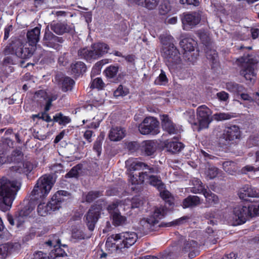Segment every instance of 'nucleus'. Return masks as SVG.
<instances>
[{
	"label": "nucleus",
	"instance_id": "nucleus-22",
	"mask_svg": "<svg viewBox=\"0 0 259 259\" xmlns=\"http://www.w3.org/2000/svg\"><path fill=\"white\" fill-rule=\"evenodd\" d=\"M41 26L38 25L35 28L28 30L26 37L27 44L36 48V45L39 40Z\"/></svg>",
	"mask_w": 259,
	"mask_h": 259
},
{
	"label": "nucleus",
	"instance_id": "nucleus-11",
	"mask_svg": "<svg viewBox=\"0 0 259 259\" xmlns=\"http://www.w3.org/2000/svg\"><path fill=\"white\" fill-rule=\"evenodd\" d=\"M139 131L142 135L157 134L159 132V122L153 117H146L139 125Z\"/></svg>",
	"mask_w": 259,
	"mask_h": 259
},
{
	"label": "nucleus",
	"instance_id": "nucleus-40",
	"mask_svg": "<svg viewBox=\"0 0 259 259\" xmlns=\"http://www.w3.org/2000/svg\"><path fill=\"white\" fill-rule=\"evenodd\" d=\"M6 55H10L6 56L3 60V66H8L11 65L16 64L18 61V57L15 55V54H12L11 53L6 54L5 51Z\"/></svg>",
	"mask_w": 259,
	"mask_h": 259
},
{
	"label": "nucleus",
	"instance_id": "nucleus-32",
	"mask_svg": "<svg viewBox=\"0 0 259 259\" xmlns=\"http://www.w3.org/2000/svg\"><path fill=\"white\" fill-rule=\"evenodd\" d=\"M226 89L231 93L239 95L243 92L244 88L243 85L234 82H229L226 84Z\"/></svg>",
	"mask_w": 259,
	"mask_h": 259
},
{
	"label": "nucleus",
	"instance_id": "nucleus-45",
	"mask_svg": "<svg viewBox=\"0 0 259 259\" xmlns=\"http://www.w3.org/2000/svg\"><path fill=\"white\" fill-rule=\"evenodd\" d=\"M240 94L241 99L244 101H247L249 103H253L254 102L257 104V102H259V94L258 93H256L255 94H253L252 97L250 96L247 94L242 93V92Z\"/></svg>",
	"mask_w": 259,
	"mask_h": 259
},
{
	"label": "nucleus",
	"instance_id": "nucleus-2",
	"mask_svg": "<svg viewBox=\"0 0 259 259\" xmlns=\"http://www.w3.org/2000/svg\"><path fill=\"white\" fill-rule=\"evenodd\" d=\"M138 239L137 234L134 232L128 231L112 235L107 239L105 246L110 252L118 249L128 248L134 245Z\"/></svg>",
	"mask_w": 259,
	"mask_h": 259
},
{
	"label": "nucleus",
	"instance_id": "nucleus-23",
	"mask_svg": "<svg viewBox=\"0 0 259 259\" xmlns=\"http://www.w3.org/2000/svg\"><path fill=\"white\" fill-rule=\"evenodd\" d=\"M149 170V172H147V182L150 185L156 187L159 190H163L164 188V184L162 183L160 178L152 175V173L154 172V168L152 167L147 168Z\"/></svg>",
	"mask_w": 259,
	"mask_h": 259
},
{
	"label": "nucleus",
	"instance_id": "nucleus-10",
	"mask_svg": "<svg viewBox=\"0 0 259 259\" xmlns=\"http://www.w3.org/2000/svg\"><path fill=\"white\" fill-rule=\"evenodd\" d=\"M211 111L205 105H201L197 109V116L199 127L197 131H199L208 127L212 121L211 117Z\"/></svg>",
	"mask_w": 259,
	"mask_h": 259
},
{
	"label": "nucleus",
	"instance_id": "nucleus-24",
	"mask_svg": "<svg viewBox=\"0 0 259 259\" xmlns=\"http://www.w3.org/2000/svg\"><path fill=\"white\" fill-rule=\"evenodd\" d=\"M161 125L163 130L170 135L176 134L178 132V128L166 115L162 116Z\"/></svg>",
	"mask_w": 259,
	"mask_h": 259
},
{
	"label": "nucleus",
	"instance_id": "nucleus-19",
	"mask_svg": "<svg viewBox=\"0 0 259 259\" xmlns=\"http://www.w3.org/2000/svg\"><path fill=\"white\" fill-rule=\"evenodd\" d=\"M240 199L247 201L249 197H259V189L249 185H245L240 190Z\"/></svg>",
	"mask_w": 259,
	"mask_h": 259
},
{
	"label": "nucleus",
	"instance_id": "nucleus-60",
	"mask_svg": "<svg viewBox=\"0 0 259 259\" xmlns=\"http://www.w3.org/2000/svg\"><path fill=\"white\" fill-rule=\"evenodd\" d=\"M189 219L188 217H183L181 218L177 219L169 223L167 225H165L166 226H177L183 224L184 222L186 221Z\"/></svg>",
	"mask_w": 259,
	"mask_h": 259
},
{
	"label": "nucleus",
	"instance_id": "nucleus-42",
	"mask_svg": "<svg viewBox=\"0 0 259 259\" xmlns=\"http://www.w3.org/2000/svg\"><path fill=\"white\" fill-rule=\"evenodd\" d=\"M51 211L49 204L40 203L37 206V212L41 216H46Z\"/></svg>",
	"mask_w": 259,
	"mask_h": 259
},
{
	"label": "nucleus",
	"instance_id": "nucleus-52",
	"mask_svg": "<svg viewBox=\"0 0 259 259\" xmlns=\"http://www.w3.org/2000/svg\"><path fill=\"white\" fill-rule=\"evenodd\" d=\"M105 87V83L102 79L100 77H97L94 79L91 84V88H97L98 89H102Z\"/></svg>",
	"mask_w": 259,
	"mask_h": 259
},
{
	"label": "nucleus",
	"instance_id": "nucleus-63",
	"mask_svg": "<svg viewBox=\"0 0 259 259\" xmlns=\"http://www.w3.org/2000/svg\"><path fill=\"white\" fill-rule=\"evenodd\" d=\"M256 167H254L251 165H246L243 167L241 169L242 173L246 174L247 171H259V165L256 164Z\"/></svg>",
	"mask_w": 259,
	"mask_h": 259
},
{
	"label": "nucleus",
	"instance_id": "nucleus-35",
	"mask_svg": "<svg viewBox=\"0 0 259 259\" xmlns=\"http://www.w3.org/2000/svg\"><path fill=\"white\" fill-rule=\"evenodd\" d=\"M112 220V224L115 226L123 225L125 224L126 218L121 215L120 212H114L112 215H111Z\"/></svg>",
	"mask_w": 259,
	"mask_h": 259
},
{
	"label": "nucleus",
	"instance_id": "nucleus-5",
	"mask_svg": "<svg viewBox=\"0 0 259 259\" xmlns=\"http://www.w3.org/2000/svg\"><path fill=\"white\" fill-rule=\"evenodd\" d=\"M238 60L241 64L242 66L240 72V75L243 76L246 80L251 82L254 80L255 76L254 66L258 63L259 57L253 54H248L244 55Z\"/></svg>",
	"mask_w": 259,
	"mask_h": 259
},
{
	"label": "nucleus",
	"instance_id": "nucleus-57",
	"mask_svg": "<svg viewBox=\"0 0 259 259\" xmlns=\"http://www.w3.org/2000/svg\"><path fill=\"white\" fill-rule=\"evenodd\" d=\"M160 194L161 197L169 202V204H171L172 198L171 197L170 193L167 190H160Z\"/></svg>",
	"mask_w": 259,
	"mask_h": 259
},
{
	"label": "nucleus",
	"instance_id": "nucleus-37",
	"mask_svg": "<svg viewBox=\"0 0 259 259\" xmlns=\"http://www.w3.org/2000/svg\"><path fill=\"white\" fill-rule=\"evenodd\" d=\"M184 115L188 122L193 125L194 130L197 131L199 125L198 122L195 121L194 110L192 109L189 110L184 113Z\"/></svg>",
	"mask_w": 259,
	"mask_h": 259
},
{
	"label": "nucleus",
	"instance_id": "nucleus-12",
	"mask_svg": "<svg viewBox=\"0 0 259 259\" xmlns=\"http://www.w3.org/2000/svg\"><path fill=\"white\" fill-rule=\"evenodd\" d=\"M63 42L64 39L62 37L55 35L48 28H46L42 41L44 46L57 50L60 48V44Z\"/></svg>",
	"mask_w": 259,
	"mask_h": 259
},
{
	"label": "nucleus",
	"instance_id": "nucleus-33",
	"mask_svg": "<svg viewBox=\"0 0 259 259\" xmlns=\"http://www.w3.org/2000/svg\"><path fill=\"white\" fill-rule=\"evenodd\" d=\"M200 203V198L197 196H189L183 202L184 208L195 206Z\"/></svg>",
	"mask_w": 259,
	"mask_h": 259
},
{
	"label": "nucleus",
	"instance_id": "nucleus-38",
	"mask_svg": "<svg viewBox=\"0 0 259 259\" xmlns=\"http://www.w3.org/2000/svg\"><path fill=\"white\" fill-rule=\"evenodd\" d=\"M71 69L73 73L79 74L85 72L86 67L84 63L78 61L71 65Z\"/></svg>",
	"mask_w": 259,
	"mask_h": 259
},
{
	"label": "nucleus",
	"instance_id": "nucleus-15",
	"mask_svg": "<svg viewBox=\"0 0 259 259\" xmlns=\"http://www.w3.org/2000/svg\"><path fill=\"white\" fill-rule=\"evenodd\" d=\"M180 45L185 51L184 57L189 62H192L193 59L192 58V52H193L195 50V47L196 45V41L191 38L186 37L180 41Z\"/></svg>",
	"mask_w": 259,
	"mask_h": 259
},
{
	"label": "nucleus",
	"instance_id": "nucleus-36",
	"mask_svg": "<svg viewBox=\"0 0 259 259\" xmlns=\"http://www.w3.org/2000/svg\"><path fill=\"white\" fill-rule=\"evenodd\" d=\"M64 200L63 198H59L57 197V195L54 194L48 204H49L51 211H55L61 207V204Z\"/></svg>",
	"mask_w": 259,
	"mask_h": 259
},
{
	"label": "nucleus",
	"instance_id": "nucleus-30",
	"mask_svg": "<svg viewBox=\"0 0 259 259\" xmlns=\"http://www.w3.org/2000/svg\"><path fill=\"white\" fill-rule=\"evenodd\" d=\"M60 239L57 234L52 235L50 236L49 240L45 242L46 246L49 247L50 251L51 249H56V248L60 247Z\"/></svg>",
	"mask_w": 259,
	"mask_h": 259
},
{
	"label": "nucleus",
	"instance_id": "nucleus-43",
	"mask_svg": "<svg viewBox=\"0 0 259 259\" xmlns=\"http://www.w3.org/2000/svg\"><path fill=\"white\" fill-rule=\"evenodd\" d=\"M12 248V245L9 243L0 245V258H5Z\"/></svg>",
	"mask_w": 259,
	"mask_h": 259
},
{
	"label": "nucleus",
	"instance_id": "nucleus-44",
	"mask_svg": "<svg viewBox=\"0 0 259 259\" xmlns=\"http://www.w3.org/2000/svg\"><path fill=\"white\" fill-rule=\"evenodd\" d=\"M22 167L21 166H19V168L17 169V170L19 173H25L26 174L29 173L33 169L34 166L32 163L29 161H26L22 164Z\"/></svg>",
	"mask_w": 259,
	"mask_h": 259
},
{
	"label": "nucleus",
	"instance_id": "nucleus-6",
	"mask_svg": "<svg viewBox=\"0 0 259 259\" xmlns=\"http://www.w3.org/2000/svg\"><path fill=\"white\" fill-rule=\"evenodd\" d=\"M35 47L27 42L23 44L19 39L13 41L5 49L6 54L11 53L18 58L21 59H28L30 58L34 53Z\"/></svg>",
	"mask_w": 259,
	"mask_h": 259
},
{
	"label": "nucleus",
	"instance_id": "nucleus-47",
	"mask_svg": "<svg viewBox=\"0 0 259 259\" xmlns=\"http://www.w3.org/2000/svg\"><path fill=\"white\" fill-rule=\"evenodd\" d=\"M219 169L213 166H209L205 170V174L209 179L215 178L218 174Z\"/></svg>",
	"mask_w": 259,
	"mask_h": 259
},
{
	"label": "nucleus",
	"instance_id": "nucleus-46",
	"mask_svg": "<svg viewBox=\"0 0 259 259\" xmlns=\"http://www.w3.org/2000/svg\"><path fill=\"white\" fill-rule=\"evenodd\" d=\"M118 69L119 67L118 66L110 65L105 70L106 76L111 78L114 77L117 75Z\"/></svg>",
	"mask_w": 259,
	"mask_h": 259
},
{
	"label": "nucleus",
	"instance_id": "nucleus-25",
	"mask_svg": "<svg viewBox=\"0 0 259 259\" xmlns=\"http://www.w3.org/2000/svg\"><path fill=\"white\" fill-rule=\"evenodd\" d=\"M33 209L29 205L25 206L15 214V220L17 222V227H19L26 220L27 218L30 215Z\"/></svg>",
	"mask_w": 259,
	"mask_h": 259
},
{
	"label": "nucleus",
	"instance_id": "nucleus-51",
	"mask_svg": "<svg viewBox=\"0 0 259 259\" xmlns=\"http://www.w3.org/2000/svg\"><path fill=\"white\" fill-rule=\"evenodd\" d=\"M171 10V6L169 2L164 1L159 7V13L161 15H165Z\"/></svg>",
	"mask_w": 259,
	"mask_h": 259
},
{
	"label": "nucleus",
	"instance_id": "nucleus-59",
	"mask_svg": "<svg viewBox=\"0 0 259 259\" xmlns=\"http://www.w3.org/2000/svg\"><path fill=\"white\" fill-rule=\"evenodd\" d=\"M12 156L11 161L18 162L22 157L23 154L20 149H16L12 153Z\"/></svg>",
	"mask_w": 259,
	"mask_h": 259
},
{
	"label": "nucleus",
	"instance_id": "nucleus-58",
	"mask_svg": "<svg viewBox=\"0 0 259 259\" xmlns=\"http://www.w3.org/2000/svg\"><path fill=\"white\" fill-rule=\"evenodd\" d=\"M199 36L202 43L207 46L209 45L210 38L207 33L204 31H200L199 32Z\"/></svg>",
	"mask_w": 259,
	"mask_h": 259
},
{
	"label": "nucleus",
	"instance_id": "nucleus-28",
	"mask_svg": "<svg viewBox=\"0 0 259 259\" xmlns=\"http://www.w3.org/2000/svg\"><path fill=\"white\" fill-rule=\"evenodd\" d=\"M164 147L168 151L175 153L181 151L184 145L181 142L166 141L164 142Z\"/></svg>",
	"mask_w": 259,
	"mask_h": 259
},
{
	"label": "nucleus",
	"instance_id": "nucleus-9",
	"mask_svg": "<svg viewBox=\"0 0 259 259\" xmlns=\"http://www.w3.org/2000/svg\"><path fill=\"white\" fill-rule=\"evenodd\" d=\"M161 54L169 68L175 69L182 63L180 53L175 46L162 48Z\"/></svg>",
	"mask_w": 259,
	"mask_h": 259
},
{
	"label": "nucleus",
	"instance_id": "nucleus-27",
	"mask_svg": "<svg viewBox=\"0 0 259 259\" xmlns=\"http://www.w3.org/2000/svg\"><path fill=\"white\" fill-rule=\"evenodd\" d=\"M165 214L164 209L163 208H156L152 216L147 219V222L150 226L157 224L159 220L162 219Z\"/></svg>",
	"mask_w": 259,
	"mask_h": 259
},
{
	"label": "nucleus",
	"instance_id": "nucleus-50",
	"mask_svg": "<svg viewBox=\"0 0 259 259\" xmlns=\"http://www.w3.org/2000/svg\"><path fill=\"white\" fill-rule=\"evenodd\" d=\"M234 166V162L232 161H226L223 164L224 169L231 175H233L234 171H236Z\"/></svg>",
	"mask_w": 259,
	"mask_h": 259
},
{
	"label": "nucleus",
	"instance_id": "nucleus-56",
	"mask_svg": "<svg viewBox=\"0 0 259 259\" xmlns=\"http://www.w3.org/2000/svg\"><path fill=\"white\" fill-rule=\"evenodd\" d=\"M167 82V78L165 72L161 70V73L155 80V83L159 85H163Z\"/></svg>",
	"mask_w": 259,
	"mask_h": 259
},
{
	"label": "nucleus",
	"instance_id": "nucleus-49",
	"mask_svg": "<svg viewBox=\"0 0 259 259\" xmlns=\"http://www.w3.org/2000/svg\"><path fill=\"white\" fill-rule=\"evenodd\" d=\"M103 137H98L94 143L93 149L97 153V155L99 156L102 151V145Z\"/></svg>",
	"mask_w": 259,
	"mask_h": 259
},
{
	"label": "nucleus",
	"instance_id": "nucleus-62",
	"mask_svg": "<svg viewBox=\"0 0 259 259\" xmlns=\"http://www.w3.org/2000/svg\"><path fill=\"white\" fill-rule=\"evenodd\" d=\"M31 259H50V257L49 254L47 256L41 251H37L33 254Z\"/></svg>",
	"mask_w": 259,
	"mask_h": 259
},
{
	"label": "nucleus",
	"instance_id": "nucleus-31",
	"mask_svg": "<svg viewBox=\"0 0 259 259\" xmlns=\"http://www.w3.org/2000/svg\"><path fill=\"white\" fill-rule=\"evenodd\" d=\"M50 259H69L67 254L61 247L51 249L49 252Z\"/></svg>",
	"mask_w": 259,
	"mask_h": 259
},
{
	"label": "nucleus",
	"instance_id": "nucleus-39",
	"mask_svg": "<svg viewBox=\"0 0 259 259\" xmlns=\"http://www.w3.org/2000/svg\"><path fill=\"white\" fill-rule=\"evenodd\" d=\"M160 39L163 46L162 48L171 47V46H175L174 44V38L170 35L163 34L160 36Z\"/></svg>",
	"mask_w": 259,
	"mask_h": 259
},
{
	"label": "nucleus",
	"instance_id": "nucleus-55",
	"mask_svg": "<svg viewBox=\"0 0 259 259\" xmlns=\"http://www.w3.org/2000/svg\"><path fill=\"white\" fill-rule=\"evenodd\" d=\"M101 195L102 193L99 191L90 192L86 196V201L91 202Z\"/></svg>",
	"mask_w": 259,
	"mask_h": 259
},
{
	"label": "nucleus",
	"instance_id": "nucleus-16",
	"mask_svg": "<svg viewBox=\"0 0 259 259\" xmlns=\"http://www.w3.org/2000/svg\"><path fill=\"white\" fill-rule=\"evenodd\" d=\"M240 137V131L238 126L232 125L226 127L223 131L221 138L225 140L224 144H229L230 141H234Z\"/></svg>",
	"mask_w": 259,
	"mask_h": 259
},
{
	"label": "nucleus",
	"instance_id": "nucleus-20",
	"mask_svg": "<svg viewBox=\"0 0 259 259\" xmlns=\"http://www.w3.org/2000/svg\"><path fill=\"white\" fill-rule=\"evenodd\" d=\"M50 28L53 31L58 35H62L65 33H69L73 30L72 26L67 24L64 22H53L50 24Z\"/></svg>",
	"mask_w": 259,
	"mask_h": 259
},
{
	"label": "nucleus",
	"instance_id": "nucleus-21",
	"mask_svg": "<svg viewBox=\"0 0 259 259\" xmlns=\"http://www.w3.org/2000/svg\"><path fill=\"white\" fill-rule=\"evenodd\" d=\"M140 148L141 152L144 155L151 156L157 149V143L153 140L144 141L141 143Z\"/></svg>",
	"mask_w": 259,
	"mask_h": 259
},
{
	"label": "nucleus",
	"instance_id": "nucleus-8",
	"mask_svg": "<svg viewBox=\"0 0 259 259\" xmlns=\"http://www.w3.org/2000/svg\"><path fill=\"white\" fill-rule=\"evenodd\" d=\"M255 211V204H250L247 206H235L233 208L232 216L233 225L237 226L245 223L249 217L256 215Z\"/></svg>",
	"mask_w": 259,
	"mask_h": 259
},
{
	"label": "nucleus",
	"instance_id": "nucleus-41",
	"mask_svg": "<svg viewBox=\"0 0 259 259\" xmlns=\"http://www.w3.org/2000/svg\"><path fill=\"white\" fill-rule=\"evenodd\" d=\"M53 120L60 125H65L71 121L69 117L63 115L61 113L56 114L54 116Z\"/></svg>",
	"mask_w": 259,
	"mask_h": 259
},
{
	"label": "nucleus",
	"instance_id": "nucleus-1",
	"mask_svg": "<svg viewBox=\"0 0 259 259\" xmlns=\"http://www.w3.org/2000/svg\"><path fill=\"white\" fill-rule=\"evenodd\" d=\"M21 183L15 180L3 177L0 179V208L5 211L10 209Z\"/></svg>",
	"mask_w": 259,
	"mask_h": 259
},
{
	"label": "nucleus",
	"instance_id": "nucleus-48",
	"mask_svg": "<svg viewBox=\"0 0 259 259\" xmlns=\"http://www.w3.org/2000/svg\"><path fill=\"white\" fill-rule=\"evenodd\" d=\"M214 118L218 121L230 119L234 117L232 113H219L213 115Z\"/></svg>",
	"mask_w": 259,
	"mask_h": 259
},
{
	"label": "nucleus",
	"instance_id": "nucleus-53",
	"mask_svg": "<svg viewBox=\"0 0 259 259\" xmlns=\"http://www.w3.org/2000/svg\"><path fill=\"white\" fill-rule=\"evenodd\" d=\"M107 63V60H102L100 61L97 62L94 66L92 69V73L98 74L100 72L102 67Z\"/></svg>",
	"mask_w": 259,
	"mask_h": 259
},
{
	"label": "nucleus",
	"instance_id": "nucleus-29",
	"mask_svg": "<svg viewBox=\"0 0 259 259\" xmlns=\"http://www.w3.org/2000/svg\"><path fill=\"white\" fill-rule=\"evenodd\" d=\"M202 194L205 198L206 204L207 207L213 206L219 202L218 196L210 190H206Z\"/></svg>",
	"mask_w": 259,
	"mask_h": 259
},
{
	"label": "nucleus",
	"instance_id": "nucleus-26",
	"mask_svg": "<svg viewBox=\"0 0 259 259\" xmlns=\"http://www.w3.org/2000/svg\"><path fill=\"white\" fill-rule=\"evenodd\" d=\"M125 136V130L121 127H113L109 133V138L111 141H118Z\"/></svg>",
	"mask_w": 259,
	"mask_h": 259
},
{
	"label": "nucleus",
	"instance_id": "nucleus-4",
	"mask_svg": "<svg viewBox=\"0 0 259 259\" xmlns=\"http://www.w3.org/2000/svg\"><path fill=\"white\" fill-rule=\"evenodd\" d=\"M109 49V46L104 42H98L92 45L91 49L87 48L80 49L78 51V55L87 61L97 60L107 54Z\"/></svg>",
	"mask_w": 259,
	"mask_h": 259
},
{
	"label": "nucleus",
	"instance_id": "nucleus-54",
	"mask_svg": "<svg viewBox=\"0 0 259 259\" xmlns=\"http://www.w3.org/2000/svg\"><path fill=\"white\" fill-rule=\"evenodd\" d=\"M206 56L208 59L211 60L212 63L217 62L218 60V54L215 50H210L206 51Z\"/></svg>",
	"mask_w": 259,
	"mask_h": 259
},
{
	"label": "nucleus",
	"instance_id": "nucleus-13",
	"mask_svg": "<svg viewBox=\"0 0 259 259\" xmlns=\"http://www.w3.org/2000/svg\"><path fill=\"white\" fill-rule=\"evenodd\" d=\"M102 208L99 205L92 206L85 215V222L89 230L93 231L100 217Z\"/></svg>",
	"mask_w": 259,
	"mask_h": 259
},
{
	"label": "nucleus",
	"instance_id": "nucleus-34",
	"mask_svg": "<svg viewBox=\"0 0 259 259\" xmlns=\"http://www.w3.org/2000/svg\"><path fill=\"white\" fill-rule=\"evenodd\" d=\"M193 187L191 188V192L195 194L203 193L206 189H205L201 181L198 179L192 180Z\"/></svg>",
	"mask_w": 259,
	"mask_h": 259
},
{
	"label": "nucleus",
	"instance_id": "nucleus-61",
	"mask_svg": "<svg viewBox=\"0 0 259 259\" xmlns=\"http://www.w3.org/2000/svg\"><path fill=\"white\" fill-rule=\"evenodd\" d=\"M127 90L123 89L122 85H119L118 88L114 91V96L118 97L120 96H123L127 94Z\"/></svg>",
	"mask_w": 259,
	"mask_h": 259
},
{
	"label": "nucleus",
	"instance_id": "nucleus-3",
	"mask_svg": "<svg viewBox=\"0 0 259 259\" xmlns=\"http://www.w3.org/2000/svg\"><path fill=\"white\" fill-rule=\"evenodd\" d=\"M54 181L51 175H44L37 182L31 193V199L37 200L46 196L52 189Z\"/></svg>",
	"mask_w": 259,
	"mask_h": 259
},
{
	"label": "nucleus",
	"instance_id": "nucleus-17",
	"mask_svg": "<svg viewBox=\"0 0 259 259\" xmlns=\"http://www.w3.org/2000/svg\"><path fill=\"white\" fill-rule=\"evenodd\" d=\"M182 251L184 253L189 252V257L193 258L199 254V246L196 241L193 240H185L183 243Z\"/></svg>",
	"mask_w": 259,
	"mask_h": 259
},
{
	"label": "nucleus",
	"instance_id": "nucleus-14",
	"mask_svg": "<svg viewBox=\"0 0 259 259\" xmlns=\"http://www.w3.org/2000/svg\"><path fill=\"white\" fill-rule=\"evenodd\" d=\"M200 15L196 12L184 13L182 18L183 29L189 30L197 25L200 21Z\"/></svg>",
	"mask_w": 259,
	"mask_h": 259
},
{
	"label": "nucleus",
	"instance_id": "nucleus-18",
	"mask_svg": "<svg viewBox=\"0 0 259 259\" xmlns=\"http://www.w3.org/2000/svg\"><path fill=\"white\" fill-rule=\"evenodd\" d=\"M55 79L58 81L59 87L64 92L71 91L75 83L70 77L59 74L56 76Z\"/></svg>",
	"mask_w": 259,
	"mask_h": 259
},
{
	"label": "nucleus",
	"instance_id": "nucleus-64",
	"mask_svg": "<svg viewBox=\"0 0 259 259\" xmlns=\"http://www.w3.org/2000/svg\"><path fill=\"white\" fill-rule=\"evenodd\" d=\"M217 97L221 101L226 102L229 99V94L225 91H221L217 94Z\"/></svg>",
	"mask_w": 259,
	"mask_h": 259
},
{
	"label": "nucleus",
	"instance_id": "nucleus-7",
	"mask_svg": "<svg viewBox=\"0 0 259 259\" xmlns=\"http://www.w3.org/2000/svg\"><path fill=\"white\" fill-rule=\"evenodd\" d=\"M126 165L128 166V169L130 171V181L132 185H140L147 180V172H139L138 174H134V171L141 169H146L148 167L146 164L140 162L136 159H129L126 162Z\"/></svg>",
	"mask_w": 259,
	"mask_h": 259
}]
</instances>
